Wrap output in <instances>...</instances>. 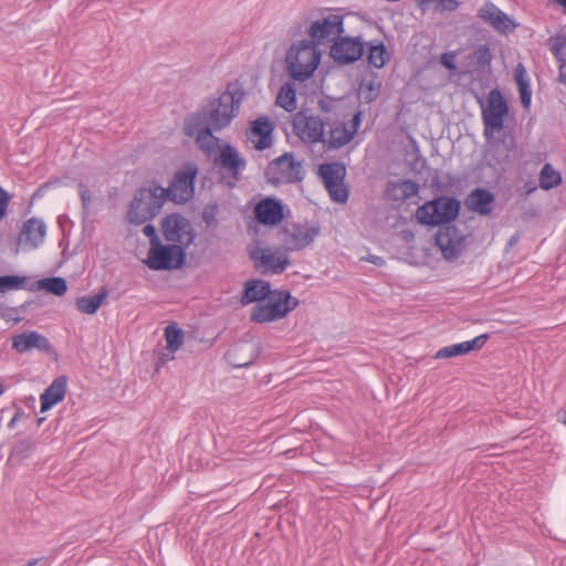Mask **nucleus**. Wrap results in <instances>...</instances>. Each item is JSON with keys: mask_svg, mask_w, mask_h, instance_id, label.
<instances>
[{"mask_svg": "<svg viewBox=\"0 0 566 566\" xmlns=\"http://www.w3.org/2000/svg\"><path fill=\"white\" fill-rule=\"evenodd\" d=\"M319 233V228L308 223H290L279 232L285 251H300L308 247Z\"/></svg>", "mask_w": 566, "mask_h": 566, "instance_id": "9", "label": "nucleus"}, {"mask_svg": "<svg viewBox=\"0 0 566 566\" xmlns=\"http://www.w3.org/2000/svg\"><path fill=\"white\" fill-rule=\"evenodd\" d=\"M298 305L289 291L275 290L251 311V321L260 324L279 321Z\"/></svg>", "mask_w": 566, "mask_h": 566, "instance_id": "4", "label": "nucleus"}, {"mask_svg": "<svg viewBox=\"0 0 566 566\" xmlns=\"http://www.w3.org/2000/svg\"><path fill=\"white\" fill-rule=\"evenodd\" d=\"M239 108L240 99L233 93L224 92L218 98L211 99L193 119L213 127V130H220L238 115Z\"/></svg>", "mask_w": 566, "mask_h": 566, "instance_id": "2", "label": "nucleus"}, {"mask_svg": "<svg viewBox=\"0 0 566 566\" xmlns=\"http://www.w3.org/2000/svg\"><path fill=\"white\" fill-rule=\"evenodd\" d=\"M455 56L452 53H443L440 57L441 64L448 70H455Z\"/></svg>", "mask_w": 566, "mask_h": 566, "instance_id": "45", "label": "nucleus"}, {"mask_svg": "<svg viewBox=\"0 0 566 566\" xmlns=\"http://www.w3.org/2000/svg\"><path fill=\"white\" fill-rule=\"evenodd\" d=\"M535 189H536V187H535V186H527V190H526V192H527V193H531V192H532V191H534Z\"/></svg>", "mask_w": 566, "mask_h": 566, "instance_id": "54", "label": "nucleus"}, {"mask_svg": "<svg viewBox=\"0 0 566 566\" xmlns=\"http://www.w3.org/2000/svg\"><path fill=\"white\" fill-rule=\"evenodd\" d=\"M518 92L521 97V103L525 108H528L532 101V90L530 86V82L520 83Z\"/></svg>", "mask_w": 566, "mask_h": 566, "instance_id": "42", "label": "nucleus"}, {"mask_svg": "<svg viewBox=\"0 0 566 566\" xmlns=\"http://www.w3.org/2000/svg\"><path fill=\"white\" fill-rule=\"evenodd\" d=\"M203 219L206 220V222H207V223H209L208 212H205V213H203Z\"/></svg>", "mask_w": 566, "mask_h": 566, "instance_id": "55", "label": "nucleus"}, {"mask_svg": "<svg viewBox=\"0 0 566 566\" xmlns=\"http://www.w3.org/2000/svg\"><path fill=\"white\" fill-rule=\"evenodd\" d=\"M486 339H488V335L482 334L471 340H467V342H462L459 344H452V345L442 347L441 349H439L436 353L434 358L442 359V358H451V357H455V356L467 355L470 352L481 349L484 346Z\"/></svg>", "mask_w": 566, "mask_h": 566, "instance_id": "24", "label": "nucleus"}, {"mask_svg": "<svg viewBox=\"0 0 566 566\" xmlns=\"http://www.w3.org/2000/svg\"><path fill=\"white\" fill-rule=\"evenodd\" d=\"M398 188L401 192V197L405 199L416 196L419 190L418 185L411 180L401 181Z\"/></svg>", "mask_w": 566, "mask_h": 566, "instance_id": "41", "label": "nucleus"}, {"mask_svg": "<svg viewBox=\"0 0 566 566\" xmlns=\"http://www.w3.org/2000/svg\"><path fill=\"white\" fill-rule=\"evenodd\" d=\"M276 104L286 112H293L296 109V93L293 83L287 82L280 88L276 97Z\"/></svg>", "mask_w": 566, "mask_h": 566, "instance_id": "31", "label": "nucleus"}, {"mask_svg": "<svg viewBox=\"0 0 566 566\" xmlns=\"http://www.w3.org/2000/svg\"><path fill=\"white\" fill-rule=\"evenodd\" d=\"M9 201H10L9 193L0 187V221L6 216Z\"/></svg>", "mask_w": 566, "mask_h": 566, "instance_id": "43", "label": "nucleus"}, {"mask_svg": "<svg viewBox=\"0 0 566 566\" xmlns=\"http://www.w3.org/2000/svg\"><path fill=\"white\" fill-rule=\"evenodd\" d=\"M478 17L501 33L511 32L517 27L513 19L491 1H486L481 6L478 10Z\"/></svg>", "mask_w": 566, "mask_h": 566, "instance_id": "19", "label": "nucleus"}, {"mask_svg": "<svg viewBox=\"0 0 566 566\" xmlns=\"http://www.w3.org/2000/svg\"><path fill=\"white\" fill-rule=\"evenodd\" d=\"M273 125L266 117H259L247 133L248 142L259 150L269 148L273 143Z\"/></svg>", "mask_w": 566, "mask_h": 566, "instance_id": "23", "label": "nucleus"}, {"mask_svg": "<svg viewBox=\"0 0 566 566\" xmlns=\"http://www.w3.org/2000/svg\"><path fill=\"white\" fill-rule=\"evenodd\" d=\"M214 163L220 168L221 172L223 175L228 174L234 182L239 180L241 171L245 168V160L240 156L237 149L230 145L221 147Z\"/></svg>", "mask_w": 566, "mask_h": 566, "instance_id": "21", "label": "nucleus"}, {"mask_svg": "<svg viewBox=\"0 0 566 566\" xmlns=\"http://www.w3.org/2000/svg\"><path fill=\"white\" fill-rule=\"evenodd\" d=\"M161 230L166 241L187 249L195 240V231L187 218L178 213L166 216L161 221Z\"/></svg>", "mask_w": 566, "mask_h": 566, "instance_id": "10", "label": "nucleus"}, {"mask_svg": "<svg viewBox=\"0 0 566 566\" xmlns=\"http://www.w3.org/2000/svg\"><path fill=\"white\" fill-rule=\"evenodd\" d=\"M507 112V103L501 92L496 88L492 90L488 95L486 105L482 107V120L486 140H490L495 132L503 129L504 117Z\"/></svg>", "mask_w": 566, "mask_h": 566, "instance_id": "7", "label": "nucleus"}, {"mask_svg": "<svg viewBox=\"0 0 566 566\" xmlns=\"http://www.w3.org/2000/svg\"><path fill=\"white\" fill-rule=\"evenodd\" d=\"M14 422H15V418H13L10 423H9V427H13L14 426Z\"/></svg>", "mask_w": 566, "mask_h": 566, "instance_id": "56", "label": "nucleus"}, {"mask_svg": "<svg viewBox=\"0 0 566 566\" xmlns=\"http://www.w3.org/2000/svg\"><path fill=\"white\" fill-rule=\"evenodd\" d=\"M551 52L558 62H563L565 59L564 50L566 48V35L558 33L549 39Z\"/></svg>", "mask_w": 566, "mask_h": 566, "instance_id": "38", "label": "nucleus"}, {"mask_svg": "<svg viewBox=\"0 0 566 566\" xmlns=\"http://www.w3.org/2000/svg\"><path fill=\"white\" fill-rule=\"evenodd\" d=\"M247 345H237L228 352L229 360L237 367H244L251 364L252 359L239 360L238 354L242 352Z\"/></svg>", "mask_w": 566, "mask_h": 566, "instance_id": "40", "label": "nucleus"}, {"mask_svg": "<svg viewBox=\"0 0 566 566\" xmlns=\"http://www.w3.org/2000/svg\"><path fill=\"white\" fill-rule=\"evenodd\" d=\"M33 290L45 291L50 294L62 296L67 291L66 281L63 277H46L35 282Z\"/></svg>", "mask_w": 566, "mask_h": 566, "instance_id": "30", "label": "nucleus"}, {"mask_svg": "<svg viewBox=\"0 0 566 566\" xmlns=\"http://www.w3.org/2000/svg\"><path fill=\"white\" fill-rule=\"evenodd\" d=\"M343 33V17L334 13L312 22L308 28L310 41L316 46L334 42Z\"/></svg>", "mask_w": 566, "mask_h": 566, "instance_id": "14", "label": "nucleus"}, {"mask_svg": "<svg viewBox=\"0 0 566 566\" xmlns=\"http://www.w3.org/2000/svg\"><path fill=\"white\" fill-rule=\"evenodd\" d=\"M562 182L560 174L552 165L545 164L539 174L541 188L548 190L557 187Z\"/></svg>", "mask_w": 566, "mask_h": 566, "instance_id": "33", "label": "nucleus"}, {"mask_svg": "<svg viewBox=\"0 0 566 566\" xmlns=\"http://www.w3.org/2000/svg\"><path fill=\"white\" fill-rule=\"evenodd\" d=\"M460 210V202L450 197H439L417 209L416 217L421 224L438 226L454 220Z\"/></svg>", "mask_w": 566, "mask_h": 566, "instance_id": "5", "label": "nucleus"}, {"mask_svg": "<svg viewBox=\"0 0 566 566\" xmlns=\"http://www.w3.org/2000/svg\"><path fill=\"white\" fill-rule=\"evenodd\" d=\"M254 218L263 226H277L284 219V205L272 197L261 199L254 207Z\"/></svg>", "mask_w": 566, "mask_h": 566, "instance_id": "18", "label": "nucleus"}, {"mask_svg": "<svg viewBox=\"0 0 566 566\" xmlns=\"http://www.w3.org/2000/svg\"><path fill=\"white\" fill-rule=\"evenodd\" d=\"M556 3H558L559 6H562L566 12V0H555Z\"/></svg>", "mask_w": 566, "mask_h": 566, "instance_id": "53", "label": "nucleus"}, {"mask_svg": "<svg viewBox=\"0 0 566 566\" xmlns=\"http://www.w3.org/2000/svg\"><path fill=\"white\" fill-rule=\"evenodd\" d=\"M25 276L19 275H3L0 276V293H6L8 291L21 290L25 284Z\"/></svg>", "mask_w": 566, "mask_h": 566, "instance_id": "36", "label": "nucleus"}, {"mask_svg": "<svg viewBox=\"0 0 566 566\" xmlns=\"http://www.w3.org/2000/svg\"><path fill=\"white\" fill-rule=\"evenodd\" d=\"M368 261L374 263V264H376V265L384 264V260L380 256L373 255V256L368 258Z\"/></svg>", "mask_w": 566, "mask_h": 566, "instance_id": "49", "label": "nucleus"}, {"mask_svg": "<svg viewBox=\"0 0 566 566\" xmlns=\"http://www.w3.org/2000/svg\"><path fill=\"white\" fill-rule=\"evenodd\" d=\"M266 175L272 184H293L302 180V164L292 154H284L270 163Z\"/></svg>", "mask_w": 566, "mask_h": 566, "instance_id": "11", "label": "nucleus"}, {"mask_svg": "<svg viewBox=\"0 0 566 566\" xmlns=\"http://www.w3.org/2000/svg\"><path fill=\"white\" fill-rule=\"evenodd\" d=\"M106 297V290H103L95 295L81 296L76 300V308L84 314H95Z\"/></svg>", "mask_w": 566, "mask_h": 566, "instance_id": "29", "label": "nucleus"}, {"mask_svg": "<svg viewBox=\"0 0 566 566\" xmlns=\"http://www.w3.org/2000/svg\"><path fill=\"white\" fill-rule=\"evenodd\" d=\"M293 128L295 134L307 144H317L323 142L326 128V119L318 116L298 112L293 118Z\"/></svg>", "mask_w": 566, "mask_h": 566, "instance_id": "15", "label": "nucleus"}, {"mask_svg": "<svg viewBox=\"0 0 566 566\" xmlns=\"http://www.w3.org/2000/svg\"><path fill=\"white\" fill-rule=\"evenodd\" d=\"M196 175L197 167L192 164L186 165L182 169L178 170L169 188L166 189V200L170 199L176 203L189 201L193 197Z\"/></svg>", "mask_w": 566, "mask_h": 566, "instance_id": "13", "label": "nucleus"}, {"mask_svg": "<svg viewBox=\"0 0 566 566\" xmlns=\"http://www.w3.org/2000/svg\"><path fill=\"white\" fill-rule=\"evenodd\" d=\"M186 249L175 243L164 245L161 242L149 248L146 264L151 270L179 269L185 263Z\"/></svg>", "mask_w": 566, "mask_h": 566, "instance_id": "8", "label": "nucleus"}, {"mask_svg": "<svg viewBox=\"0 0 566 566\" xmlns=\"http://www.w3.org/2000/svg\"><path fill=\"white\" fill-rule=\"evenodd\" d=\"M166 201V189L160 186L144 187L136 191L127 218L130 223L143 224L156 217Z\"/></svg>", "mask_w": 566, "mask_h": 566, "instance_id": "3", "label": "nucleus"}, {"mask_svg": "<svg viewBox=\"0 0 566 566\" xmlns=\"http://www.w3.org/2000/svg\"><path fill=\"white\" fill-rule=\"evenodd\" d=\"M520 239V235L517 233H515L514 235L511 237L510 241H509V245L512 247Z\"/></svg>", "mask_w": 566, "mask_h": 566, "instance_id": "52", "label": "nucleus"}, {"mask_svg": "<svg viewBox=\"0 0 566 566\" xmlns=\"http://www.w3.org/2000/svg\"><path fill=\"white\" fill-rule=\"evenodd\" d=\"M272 290L268 282L262 280H250L244 284V293L241 297V304L248 305L256 302H263L271 294Z\"/></svg>", "mask_w": 566, "mask_h": 566, "instance_id": "27", "label": "nucleus"}, {"mask_svg": "<svg viewBox=\"0 0 566 566\" xmlns=\"http://www.w3.org/2000/svg\"><path fill=\"white\" fill-rule=\"evenodd\" d=\"M332 200L338 203H345L348 199V191L344 180L325 186Z\"/></svg>", "mask_w": 566, "mask_h": 566, "instance_id": "37", "label": "nucleus"}, {"mask_svg": "<svg viewBox=\"0 0 566 566\" xmlns=\"http://www.w3.org/2000/svg\"><path fill=\"white\" fill-rule=\"evenodd\" d=\"M319 174L323 178L324 185L339 182L344 180L345 167L340 164H324L319 166Z\"/></svg>", "mask_w": 566, "mask_h": 566, "instance_id": "32", "label": "nucleus"}, {"mask_svg": "<svg viewBox=\"0 0 566 566\" xmlns=\"http://www.w3.org/2000/svg\"><path fill=\"white\" fill-rule=\"evenodd\" d=\"M514 76L517 85L520 83L528 82L526 70L521 63L516 66Z\"/></svg>", "mask_w": 566, "mask_h": 566, "instance_id": "46", "label": "nucleus"}, {"mask_svg": "<svg viewBox=\"0 0 566 566\" xmlns=\"http://www.w3.org/2000/svg\"><path fill=\"white\" fill-rule=\"evenodd\" d=\"M319 63L321 51L310 40L293 43L285 55V70L292 80L298 82L312 77Z\"/></svg>", "mask_w": 566, "mask_h": 566, "instance_id": "1", "label": "nucleus"}, {"mask_svg": "<svg viewBox=\"0 0 566 566\" xmlns=\"http://www.w3.org/2000/svg\"><path fill=\"white\" fill-rule=\"evenodd\" d=\"M66 392V378L56 377L41 395V412H45L64 399Z\"/></svg>", "mask_w": 566, "mask_h": 566, "instance_id": "26", "label": "nucleus"}, {"mask_svg": "<svg viewBox=\"0 0 566 566\" xmlns=\"http://www.w3.org/2000/svg\"><path fill=\"white\" fill-rule=\"evenodd\" d=\"M363 119V112L358 111L354 114L353 118L348 122L326 119V127L322 145L326 150H336L347 145L353 140Z\"/></svg>", "mask_w": 566, "mask_h": 566, "instance_id": "6", "label": "nucleus"}, {"mask_svg": "<svg viewBox=\"0 0 566 566\" xmlns=\"http://www.w3.org/2000/svg\"><path fill=\"white\" fill-rule=\"evenodd\" d=\"M494 201V196L486 189H474L465 199L467 207L480 214H489L492 210L491 205Z\"/></svg>", "mask_w": 566, "mask_h": 566, "instance_id": "28", "label": "nucleus"}, {"mask_svg": "<svg viewBox=\"0 0 566 566\" xmlns=\"http://www.w3.org/2000/svg\"><path fill=\"white\" fill-rule=\"evenodd\" d=\"M143 233L149 238L150 247L155 245V243L160 242L156 229L153 224H146L143 228Z\"/></svg>", "mask_w": 566, "mask_h": 566, "instance_id": "44", "label": "nucleus"}, {"mask_svg": "<svg viewBox=\"0 0 566 566\" xmlns=\"http://www.w3.org/2000/svg\"><path fill=\"white\" fill-rule=\"evenodd\" d=\"M388 59L387 50L382 43L370 44L368 50V62L375 67H382Z\"/></svg>", "mask_w": 566, "mask_h": 566, "instance_id": "35", "label": "nucleus"}, {"mask_svg": "<svg viewBox=\"0 0 566 566\" xmlns=\"http://www.w3.org/2000/svg\"><path fill=\"white\" fill-rule=\"evenodd\" d=\"M2 392H3V387H2V385L0 384V396L2 395Z\"/></svg>", "mask_w": 566, "mask_h": 566, "instance_id": "57", "label": "nucleus"}, {"mask_svg": "<svg viewBox=\"0 0 566 566\" xmlns=\"http://www.w3.org/2000/svg\"><path fill=\"white\" fill-rule=\"evenodd\" d=\"M436 244L446 260L452 261L460 256L465 247V237L454 226H446L436 234Z\"/></svg>", "mask_w": 566, "mask_h": 566, "instance_id": "17", "label": "nucleus"}, {"mask_svg": "<svg viewBox=\"0 0 566 566\" xmlns=\"http://www.w3.org/2000/svg\"><path fill=\"white\" fill-rule=\"evenodd\" d=\"M280 249L255 247L250 256L254 262L255 268L263 274H280L285 271L291 261L285 253Z\"/></svg>", "mask_w": 566, "mask_h": 566, "instance_id": "12", "label": "nucleus"}, {"mask_svg": "<svg viewBox=\"0 0 566 566\" xmlns=\"http://www.w3.org/2000/svg\"><path fill=\"white\" fill-rule=\"evenodd\" d=\"M165 338L167 349L171 353L178 350L184 343V332L178 326L171 324L165 328Z\"/></svg>", "mask_w": 566, "mask_h": 566, "instance_id": "34", "label": "nucleus"}, {"mask_svg": "<svg viewBox=\"0 0 566 566\" xmlns=\"http://www.w3.org/2000/svg\"><path fill=\"white\" fill-rule=\"evenodd\" d=\"M365 51L360 38L342 36L333 42L329 50L331 57L340 65H347L359 60Z\"/></svg>", "mask_w": 566, "mask_h": 566, "instance_id": "16", "label": "nucleus"}, {"mask_svg": "<svg viewBox=\"0 0 566 566\" xmlns=\"http://www.w3.org/2000/svg\"><path fill=\"white\" fill-rule=\"evenodd\" d=\"M472 61L480 67L484 69L485 66H489L492 61V54L490 49L486 45L479 46L473 53H472Z\"/></svg>", "mask_w": 566, "mask_h": 566, "instance_id": "39", "label": "nucleus"}, {"mask_svg": "<svg viewBox=\"0 0 566 566\" xmlns=\"http://www.w3.org/2000/svg\"><path fill=\"white\" fill-rule=\"evenodd\" d=\"M558 420L566 424V410H560L557 413Z\"/></svg>", "mask_w": 566, "mask_h": 566, "instance_id": "51", "label": "nucleus"}, {"mask_svg": "<svg viewBox=\"0 0 566 566\" xmlns=\"http://www.w3.org/2000/svg\"><path fill=\"white\" fill-rule=\"evenodd\" d=\"M319 105V108L324 112H329V105H331V102H327V101H319L318 103Z\"/></svg>", "mask_w": 566, "mask_h": 566, "instance_id": "50", "label": "nucleus"}, {"mask_svg": "<svg viewBox=\"0 0 566 566\" xmlns=\"http://www.w3.org/2000/svg\"><path fill=\"white\" fill-rule=\"evenodd\" d=\"M45 235V223L39 218H30L20 231L19 244L23 250H34L44 242Z\"/></svg>", "mask_w": 566, "mask_h": 566, "instance_id": "20", "label": "nucleus"}, {"mask_svg": "<svg viewBox=\"0 0 566 566\" xmlns=\"http://www.w3.org/2000/svg\"><path fill=\"white\" fill-rule=\"evenodd\" d=\"M213 127L202 124L193 118L186 125V134L196 138V143L206 154L210 155L218 146L219 138L211 134Z\"/></svg>", "mask_w": 566, "mask_h": 566, "instance_id": "22", "label": "nucleus"}, {"mask_svg": "<svg viewBox=\"0 0 566 566\" xmlns=\"http://www.w3.org/2000/svg\"><path fill=\"white\" fill-rule=\"evenodd\" d=\"M558 81L566 84V57L563 62H559V74Z\"/></svg>", "mask_w": 566, "mask_h": 566, "instance_id": "48", "label": "nucleus"}, {"mask_svg": "<svg viewBox=\"0 0 566 566\" xmlns=\"http://www.w3.org/2000/svg\"><path fill=\"white\" fill-rule=\"evenodd\" d=\"M12 348L19 353H27L34 348L48 352L50 349V343L46 337L38 332H28L15 335L12 338Z\"/></svg>", "mask_w": 566, "mask_h": 566, "instance_id": "25", "label": "nucleus"}, {"mask_svg": "<svg viewBox=\"0 0 566 566\" xmlns=\"http://www.w3.org/2000/svg\"><path fill=\"white\" fill-rule=\"evenodd\" d=\"M78 193L81 196L83 206L86 208L87 205L92 201V196H91L90 190L84 185L81 184L78 186Z\"/></svg>", "mask_w": 566, "mask_h": 566, "instance_id": "47", "label": "nucleus"}]
</instances>
